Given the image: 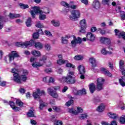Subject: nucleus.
<instances>
[{
    "instance_id": "obj_9",
    "label": "nucleus",
    "mask_w": 125,
    "mask_h": 125,
    "mask_svg": "<svg viewBox=\"0 0 125 125\" xmlns=\"http://www.w3.org/2000/svg\"><path fill=\"white\" fill-rule=\"evenodd\" d=\"M9 61L11 62L12 60H14L15 58L20 57L18 53L16 51H12L11 53L8 54Z\"/></svg>"
},
{
    "instance_id": "obj_32",
    "label": "nucleus",
    "mask_w": 125,
    "mask_h": 125,
    "mask_svg": "<svg viewBox=\"0 0 125 125\" xmlns=\"http://www.w3.org/2000/svg\"><path fill=\"white\" fill-rule=\"evenodd\" d=\"M16 104L17 105V106H19V107H23L24 105V103L22 102V101H21L20 99H17L16 101Z\"/></svg>"
},
{
    "instance_id": "obj_62",
    "label": "nucleus",
    "mask_w": 125,
    "mask_h": 125,
    "mask_svg": "<svg viewBox=\"0 0 125 125\" xmlns=\"http://www.w3.org/2000/svg\"><path fill=\"white\" fill-rule=\"evenodd\" d=\"M30 123L31 125H37V122H36V120L31 119L30 120Z\"/></svg>"
},
{
    "instance_id": "obj_36",
    "label": "nucleus",
    "mask_w": 125,
    "mask_h": 125,
    "mask_svg": "<svg viewBox=\"0 0 125 125\" xmlns=\"http://www.w3.org/2000/svg\"><path fill=\"white\" fill-rule=\"evenodd\" d=\"M74 59L77 61L83 60V56L81 55H76L74 57Z\"/></svg>"
},
{
    "instance_id": "obj_17",
    "label": "nucleus",
    "mask_w": 125,
    "mask_h": 125,
    "mask_svg": "<svg viewBox=\"0 0 125 125\" xmlns=\"http://www.w3.org/2000/svg\"><path fill=\"white\" fill-rule=\"evenodd\" d=\"M30 45L29 41H26L25 42H17L16 43V45L18 47H23V46H25V47H28Z\"/></svg>"
},
{
    "instance_id": "obj_49",
    "label": "nucleus",
    "mask_w": 125,
    "mask_h": 125,
    "mask_svg": "<svg viewBox=\"0 0 125 125\" xmlns=\"http://www.w3.org/2000/svg\"><path fill=\"white\" fill-rule=\"evenodd\" d=\"M109 1H110V0H103L102 3L104 4V5H109Z\"/></svg>"
},
{
    "instance_id": "obj_19",
    "label": "nucleus",
    "mask_w": 125,
    "mask_h": 125,
    "mask_svg": "<svg viewBox=\"0 0 125 125\" xmlns=\"http://www.w3.org/2000/svg\"><path fill=\"white\" fill-rule=\"evenodd\" d=\"M86 39L90 42H93L95 39L94 35L92 34L91 32H88L86 35Z\"/></svg>"
},
{
    "instance_id": "obj_2",
    "label": "nucleus",
    "mask_w": 125,
    "mask_h": 125,
    "mask_svg": "<svg viewBox=\"0 0 125 125\" xmlns=\"http://www.w3.org/2000/svg\"><path fill=\"white\" fill-rule=\"evenodd\" d=\"M62 83H66L67 84H74L76 83V78H75V72L74 71H68L67 77H63L62 78Z\"/></svg>"
},
{
    "instance_id": "obj_63",
    "label": "nucleus",
    "mask_w": 125,
    "mask_h": 125,
    "mask_svg": "<svg viewBox=\"0 0 125 125\" xmlns=\"http://www.w3.org/2000/svg\"><path fill=\"white\" fill-rule=\"evenodd\" d=\"M109 125H118L117 124V121L113 120L111 121V124H109Z\"/></svg>"
},
{
    "instance_id": "obj_48",
    "label": "nucleus",
    "mask_w": 125,
    "mask_h": 125,
    "mask_svg": "<svg viewBox=\"0 0 125 125\" xmlns=\"http://www.w3.org/2000/svg\"><path fill=\"white\" fill-rule=\"evenodd\" d=\"M35 26L37 28H40V29L42 28H43V25H42V23H41V21H39L36 25Z\"/></svg>"
},
{
    "instance_id": "obj_11",
    "label": "nucleus",
    "mask_w": 125,
    "mask_h": 125,
    "mask_svg": "<svg viewBox=\"0 0 125 125\" xmlns=\"http://www.w3.org/2000/svg\"><path fill=\"white\" fill-rule=\"evenodd\" d=\"M83 108L82 107L78 106L77 107V111L75 110L74 108H68V112L70 114H72L73 115H78L79 113H83Z\"/></svg>"
},
{
    "instance_id": "obj_37",
    "label": "nucleus",
    "mask_w": 125,
    "mask_h": 125,
    "mask_svg": "<svg viewBox=\"0 0 125 125\" xmlns=\"http://www.w3.org/2000/svg\"><path fill=\"white\" fill-rule=\"evenodd\" d=\"M19 5L21 9H26V8H29V5L23 3H20Z\"/></svg>"
},
{
    "instance_id": "obj_26",
    "label": "nucleus",
    "mask_w": 125,
    "mask_h": 125,
    "mask_svg": "<svg viewBox=\"0 0 125 125\" xmlns=\"http://www.w3.org/2000/svg\"><path fill=\"white\" fill-rule=\"evenodd\" d=\"M10 19H15V18H19L21 17V15L19 14H12L10 13L9 15Z\"/></svg>"
},
{
    "instance_id": "obj_7",
    "label": "nucleus",
    "mask_w": 125,
    "mask_h": 125,
    "mask_svg": "<svg viewBox=\"0 0 125 125\" xmlns=\"http://www.w3.org/2000/svg\"><path fill=\"white\" fill-rule=\"evenodd\" d=\"M45 92L44 90H42L41 91V89L40 88H38L37 89V92H33V96L34 99H40L41 98V96L42 95H45Z\"/></svg>"
},
{
    "instance_id": "obj_18",
    "label": "nucleus",
    "mask_w": 125,
    "mask_h": 125,
    "mask_svg": "<svg viewBox=\"0 0 125 125\" xmlns=\"http://www.w3.org/2000/svg\"><path fill=\"white\" fill-rule=\"evenodd\" d=\"M100 42L102 43H104V44H110L111 43L110 39L106 37H101Z\"/></svg>"
},
{
    "instance_id": "obj_24",
    "label": "nucleus",
    "mask_w": 125,
    "mask_h": 125,
    "mask_svg": "<svg viewBox=\"0 0 125 125\" xmlns=\"http://www.w3.org/2000/svg\"><path fill=\"white\" fill-rule=\"evenodd\" d=\"M31 54L35 56V57H41L42 56V53L40 51H37L36 50H33L31 51Z\"/></svg>"
},
{
    "instance_id": "obj_39",
    "label": "nucleus",
    "mask_w": 125,
    "mask_h": 125,
    "mask_svg": "<svg viewBox=\"0 0 125 125\" xmlns=\"http://www.w3.org/2000/svg\"><path fill=\"white\" fill-rule=\"evenodd\" d=\"M61 4L62 6H64V7H70V4L66 1H62L61 2Z\"/></svg>"
},
{
    "instance_id": "obj_15",
    "label": "nucleus",
    "mask_w": 125,
    "mask_h": 125,
    "mask_svg": "<svg viewBox=\"0 0 125 125\" xmlns=\"http://www.w3.org/2000/svg\"><path fill=\"white\" fill-rule=\"evenodd\" d=\"M47 90L49 95H50V96H52L53 98H58V94L56 91L52 89V88H48L47 89Z\"/></svg>"
},
{
    "instance_id": "obj_52",
    "label": "nucleus",
    "mask_w": 125,
    "mask_h": 125,
    "mask_svg": "<svg viewBox=\"0 0 125 125\" xmlns=\"http://www.w3.org/2000/svg\"><path fill=\"white\" fill-rule=\"evenodd\" d=\"M66 66L68 68H72L73 69L75 68V65L71 63H67L66 64Z\"/></svg>"
},
{
    "instance_id": "obj_10",
    "label": "nucleus",
    "mask_w": 125,
    "mask_h": 125,
    "mask_svg": "<svg viewBox=\"0 0 125 125\" xmlns=\"http://www.w3.org/2000/svg\"><path fill=\"white\" fill-rule=\"evenodd\" d=\"M81 30L79 31L80 33H85V29H86V21L85 19H83L80 21Z\"/></svg>"
},
{
    "instance_id": "obj_59",
    "label": "nucleus",
    "mask_w": 125,
    "mask_h": 125,
    "mask_svg": "<svg viewBox=\"0 0 125 125\" xmlns=\"http://www.w3.org/2000/svg\"><path fill=\"white\" fill-rule=\"evenodd\" d=\"M45 48L46 50H50L51 47L49 44H46L45 45Z\"/></svg>"
},
{
    "instance_id": "obj_40",
    "label": "nucleus",
    "mask_w": 125,
    "mask_h": 125,
    "mask_svg": "<svg viewBox=\"0 0 125 125\" xmlns=\"http://www.w3.org/2000/svg\"><path fill=\"white\" fill-rule=\"evenodd\" d=\"M39 32H35L33 34V38L34 40H38L39 39Z\"/></svg>"
},
{
    "instance_id": "obj_28",
    "label": "nucleus",
    "mask_w": 125,
    "mask_h": 125,
    "mask_svg": "<svg viewBox=\"0 0 125 125\" xmlns=\"http://www.w3.org/2000/svg\"><path fill=\"white\" fill-rule=\"evenodd\" d=\"M27 116L29 118H34L35 117V110H29L27 113Z\"/></svg>"
},
{
    "instance_id": "obj_47",
    "label": "nucleus",
    "mask_w": 125,
    "mask_h": 125,
    "mask_svg": "<svg viewBox=\"0 0 125 125\" xmlns=\"http://www.w3.org/2000/svg\"><path fill=\"white\" fill-rule=\"evenodd\" d=\"M21 81L25 82L26 81H27V76L21 75Z\"/></svg>"
},
{
    "instance_id": "obj_45",
    "label": "nucleus",
    "mask_w": 125,
    "mask_h": 125,
    "mask_svg": "<svg viewBox=\"0 0 125 125\" xmlns=\"http://www.w3.org/2000/svg\"><path fill=\"white\" fill-rule=\"evenodd\" d=\"M63 125V123L61 121H55L54 122V125Z\"/></svg>"
},
{
    "instance_id": "obj_13",
    "label": "nucleus",
    "mask_w": 125,
    "mask_h": 125,
    "mask_svg": "<svg viewBox=\"0 0 125 125\" xmlns=\"http://www.w3.org/2000/svg\"><path fill=\"white\" fill-rule=\"evenodd\" d=\"M13 81L15 83H18L19 84H21L22 82L21 81V76L19 73L13 74Z\"/></svg>"
},
{
    "instance_id": "obj_5",
    "label": "nucleus",
    "mask_w": 125,
    "mask_h": 125,
    "mask_svg": "<svg viewBox=\"0 0 125 125\" xmlns=\"http://www.w3.org/2000/svg\"><path fill=\"white\" fill-rule=\"evenodd\" d=\"M72 16L69 17V18L71 20L75 21L78 18H80L81 17V12H80L79 10H74L71 12Z\"/></svg>"
},
{
    "instance_id": "obj_38",
    "label": "nucleus",
    "mask_w": 125,
    "mask_h": 125,
    "mask_svg": "<svg viewBox=\"0 0 125 125\" xmlns=\"http://www.w3.org/2000/svg\"><path fill=\"white\" fill-rule=\"evenodd\" d=\"M52 109L54 110V111H55V112H56V113H59L61 112V108L57 107V106H53Z\"/></svg>"
},
{
    "instance_id": "obj_54",
    "label": "nucleus",
    "mask_w": 125,
    "mask_h": 125,
    "mask_svg": "<svg viewBox=\"0 0 125 125\" xmlns=\"http://www.w3.org/2000/svg\"><path fill=\"white\" fill-rule=\"evenodd\" d=\"M61 39H62V43H64V44L68 43V40L65 39L63 37H61Z\"/></svg>"
},
{
    "instance_id": "obj_43",
    "label": "nucleus",
    "mask_w": 125,
    "mask_h": 125,
    "mask_svg": "<svg viewBox=\"0 0 125 125\" xmlns=\"http://www.w3.org/2000/svg\"><path fill=\"white\" fill-rule=\"evenodd\" d=\"M93 101L94 103H95V104H96V103H98L100 102L101 100H100V97H95L94 99H93Z\"/></svg>"
},
{
    "instance_id": "obj_29",
    "label": "nucleus",
    "mask_w": 125,
    "mask_h": 125,
    "mask_svg": "<svg viewBox=\"0 0 125 125\" xmlns=\"http://www.w3.org/2000/svg\"><path fill=\"white\" fill-rule=\"evenodd\" d=\"M51 23L54 27H59L60 26V22L59 21H56L55 20H53L51 21Z\"/></svg>"
},
{
    "instance_id": "obj_60",
    "label": "nucleus",
    "mask_w": 125,
    "mask_h": 125,
    "mask_svg": "<svg viewBox=\"0 0 125 125\" xmlns=\"http://www.w3.org/2000/svg\"><path fill=\"white\" fill-rule=\"evenodd\" d=\"M119 68H120V71H121L122 73H123V72H124V71H125L124 65H120L119 66Z\"/></svg>"
},
{
    "instance_id": "obj_33",
    "label": "nucleus",
    "mask_w": 125,
    "mask_h": 125,
    "mask_svg": "<svg viewBox=\"0 0 125 125\" xmlns=\"http://www.w3.org/2000/svg\"><path fill=\"white\" fill-rule=\"evenodd\" d=\"M39 102L40 103V106H39V109L40 110H42L43 109L44 107L46 106V105H45V103H42V100H40Z\"/></svg>"
},
{
    "instance_id": "obj_30",
    "label": "nucleus",
    "mask_w": 125,
    "mask_h": 125,
    "mask_svg": "<svg viewBox=\"0 0 125 125\" xmlns=\"http://www.w3.org/2000/svg\"><path fill=\"white\" fill-rule=\"evenodd\" d=\"M68 62V60H64L63 59H59L57 60V63L59 64V65H62V64H65Z\"/></svg>"
},
{
    "instance_id": "obj_51",
    "label": "nucleus",
    "mask_w": 125,
    "mask_h": 125,
    "mask_svg": "<svg viewBox=\"0 0 125 125\" xmlns=\"http://www.w3.org/2000/svg\"><path fill=\"white\" fill-rule=\"evenodd\" d=\"M0 86L4 87L6 85V82L1 81L0 78Z\"/></svg>"
},
{
    "instance_id": "obj_35",
    "label": "nucleus",
    "mask_w": 125,
    "mask_h": 125,
    "mask_svg": "<svg viewBox=\"0 0 125 125\" xmlns=\"http://www.w3.org/2000/svg\"><path fill=\"white\" fill-rule=\"evenodd\" d=\"M3 19L4 17L0 16V30H1L3 28Z\"/></svg>"
},
{
    "instance_id": "obj_12",
    "label": "nucleus",
    "mask_w": 125,
    "mask_h": 125,
    "mask_svg": "<svg viewBox=\"0 0 125 125\" xmlns=\"http://www.w3.org/2000/svg\"><path fill=\"white\" fill-rule=\"evenodd\" d=\"M73 40L71 41V44L72 46L73 47H75L76 45H77V43H82V42L83 40H82V38L81 37H78V39H77V37L76 36H73Z\"/></svg>"
},
{
    "instance_id": "obj_1",
    "label": "nucleus",
    "mask_w": 125,
    "mask_h": 125,
    "mask_svg": "<svg viewBox=\"0 0 125 125\" xmlns=\"http://www.w3.org/2000/svg\"><path fill=\"white\" fill-rule=\"evenodd\" d=\"M33 9L34 10H32L30 12L33 19L36 18V15L38 14V13L40 14L39 16L40 20H45V19H46V15L42 14L43 12H42V10H41V8H40V7L35 6L33 7Z\"/></svg>"
},
{
    "instance_id": "obj_31",
    "label": "nucleus",
    "mask_w": 125,
    "mask_h": 125,
    "mask_svg": "<svg viewBox=\"0 0 125 125\" xmlns=\"http://www.w3.org/2000/svg\"><path fill=\"white\" fill-rule=\"evenodd\" d=\"M25 24L27 27H31L32 26V18H28L25 21Z\"/></svg>"
},
{
    "instance_id": "obj_6",
    "label": "nucleus",
    "mask_w": 125,
    "mask_h": 125,
    "mask_svg": "<svg viewBox=\"0 0 125 125\" xmlns=\"http://www.w3.org/2000/svg\"><path fill=\"white\" fill-rule=\"evenodd\" d=\"M105 82V79L100 78L97 80V89L98 91L103 89V84Z\"/></svg>"
},
{
    "instance_id": "obj_57",
    "label": "nucleus",
    "mask_w": 125,
    "mask_h": 125,
    "mask_svg": "<svg viewBox=\"0 0 125 125\" xmlns=\"http://www.w3.org/2000/svg\"><path fill=\"white\" fill-rule=\"evenodd\" d=\"M54 82H55V80H54V78L52 77H50L49 81H48V83H54Z\"/></svg>"
},
{
    "instance_id": "obj_23",
    "label": "nucleus",
    "mask_w": 125,
    "mask_h": 125,
    "mask_svg": "<svg viewBox=\"0 0 125 125\" xmlns=\"http://www.w3.org/2000/svg\"><path fill=\"white\" fill-rule=\"evenodd\" d=\"M107 115L110 118V119H112V120H117L119 118V115L116 113H113L112 112L107 113Z\"/></svg>"
},
{
    "instance_id": "obj_50",
    "label": "nucleus",
    "mask_w": 125,
    "mask_h": 125,
    "mask_svg": "<svg viewBox=\"0 0 125 125\" xmlns=\"http://www.w3.org/2000/svg\"><path fill=\"white\" fill-rule=\"evenodd\" d=\"M9 105H10V107L13 109V107L15 106V103L12 101H10L9 102Z\"/></svg>"
},
{
    "instance_id": "obj_3",
    "label": "nucleus",
    "mask_w": 125,
    "mask_h": 125,
    "mask_svg": "<svg viewBox=\"0 0 125 125\" xmlns=\"http://www.w3.org/2000/svg\"><path fill=\"white\" fill-rule=\"evenodd\" d=\"M47 59V57L45 55H43L40 59L39 62H34L32 63V66L33 68H40L42 65H44L46 63V60Z\"/></svg>"
},
{
    "instance_id": "obj_56",
    "label": "nucleus",
    "mask_w": 125,
    "mask_h": 125,
    "mask_svg": "<svg viewBox=\"0 0 125 125\" xmlns=\"http://www.w3.org/2000/svg\"><path fill=\"white\" fill-rule=\"evenodd\" d=\"M98 31H100V33L101 35H105L106 34V31L101 28L98 29Z\"/></svg>"
},
{
    "instance_id": "obj_46",
    "label": "nucleus",
    "mask_w": 125,
    "mask_h": 125,
    "mask_svg": "<svg viewBox=\"0 0 125 125\" xmlns=\"http://www.w3.org/2000/svg\"><path fill=\"white\" fill-rule=\"evenodd\" d=\"M120 123L122 125H125V117H121L120 118Z\"/></svg>"
},
{
    "instance_id": "obj_55",
    "label": "nucleus",
    "mask_w": 125,
    "mask_h": 125,
    "mask_svg": "<svg viewBox=\"0 0 125 125\" xmlns=\"http://www.w3.org/2000/svg\"><path fill=\"white\" fill-rule=\"evenodd\" d=\"M101 52L104 55H107V54H108V51L106 50V49L105 48L102 49Z\"/></svg>"
},
{
    "instance_id": "obj_34",
    "label": "nucleus",
    "mask_w": 125,
    "mask_h": 125,
    "mask_svg": "<svg viewBox=\"0 0 125 125\" xmlns=\"http://www.w3.org/2000/svg\"><path fill=\"white\" fill-rule=\"evenodd\" d=\"M119 83L124 87L125 86V77H122V79L119 80Z\"/></svg>"
},
{
    "instance_id": "obj_64",
    "label": "nucleus",
    "mask_w": 125,
    "mask_h": 125,
    "mask_svg": "<svg viewBox=\"0 0 125 125\" xmlns=\"http://www.w3.org/2000/svg\"><path fill=\"white\" fill-rule=\"evenodd\" d=\"M101 124L102 125H110V124H109L108 122H106V121H102L101 122Z\"/></svg>"
},
{
    "instance_id": "obj_4",
    "label": "nucleus",
    "mask_w": 125,
    "mask_h": 125,
    "mask_svg": "<svg viewBox=\"0 0 125 125\" xmlns=\"http://www.w3.org/2000/svg\"><path fill=\"white\" fill-rule=\"evenodd\" d=\"M29 46H33L34 45L35 48L37 50H41L43 48V44L41 42H36L35 40H31L28 42Z\"/></svg>"
},
{
    "instance_id": "obj_27",
    "label": "nucleus",
    "mask_w": 125,
    "mask_h": 125,
    "mask_svg": "<svg viewBox=\"0 0 125 125\" xmlns=\"http://www.w3.org/2000/svg\"><path fill=\"white\" fill-rule=\"evenodd\" d=\"M85 94H86V91L84 88L77 91L76 93H75V95H83Z\"/></svg>"
},
{
    "instance_id": "obj_8",
    "label": "nucleus",
    "mask_w": 125,
    "mask_h": 125,
    "mask_svg": "<svg viewBox=\"0 0 125 125\" xmlns=\"http://www.w3.org/2000/svg\"><path fill=\"white\" fill-rule=\"evenodd\" d=\"M78 70L79 72V74L81 75L80 79H81V80H84L85 78L84 76V74H85V68H84L83 66L80 65L78 67Z\"/></svg>"
},
{
    "instance_id": "obj_21",
    "label": "nucleus",
    "mask_w": 125,
    "mask_h": 125,
    "mask_svg": "<svg viewBox=\"0 0 125 125\" xmlns=\"http://www.w3.org/2000/svg\"><path fill=\"white\" fill-rule=\"evenodd\" d=\"M89 62L91 64V67H92V68H95L97 66V63L96 62L95 58H90L89 59Z\"/></svg>"
},
{
    "instance_id": "obj_25",
    "label": "nucleus",
    "mask_w": 125,
    "mask_h": 125,
    "mask_svg": "<svg viewBox=\"0 0 125 125\" xmlns=\"http://www.w3.org/2000/svg\"><path fill=\"white\" fill-rule=\"evenodd\" d=\"M97 111L100 113H102L105 110V105L104 104H101L97 108Z\"/></svg>"
},
{
    "instance_id": "obj_53",
    "label": "nucleus",
    "mask_w": 125,
    "mask_h": 125,
    "mask_svg": "<svg viewBox=\"0 0 125 125\" xmlns=\"http://www.w3.org/2000/svg\"><path fill=\"white\" fill-rule=\"evenodd\" d=\"M12 109H13V110H14V111L15 112H18V111H20V110H21V108H20L18 106H14Z\"/></svg>"
},
{
    "instance_id": "obj_14",
    "label": "nucleus",
    "mask_w": 125,
    "mask_h": 125,
    "mask_svg": "<svg viewBox=\"0 0 125 125\" xmlns=\"http://www.w3.org/2000/svg\"><path fill=\"white\" fill-rule=\"evenodd\" d=\"M100 70L101 73L104 74V75L105 76H107L109 78H111L113 77V75L112 74V73L110 72V71H109L108 70L106 69V68L101 67Z\"/></svg>"
},
{
    "instance_id": "obj_44",
    "label": "nucleus",
    "mask_w": 125,
    "mask_h": 125,
    "mask_svg": "<svg viewBox=\"0 0 125 125\" xmlns=\"http://www.w3.org/2000/svg\"><path fill=\"white\" fill-rule=\"evenodd\" d=\"M87 117L88 116L86 113L82 114L81 116L80 117V120H84V119H87Z\"/></svg>"
},
{
    "instance_id": "obj_58",
    "label": "nucleus",
    "mask_w": 125,
    "mask_h": 125,
    "mask_svg": "<svg viewBox=\"0 0 125 125\" xmlns=\"http://www.w3.org/2000/svg\"><path fill=\"white\" fill-rule=\"evenodd\" d=\"M44 33L46 36H49V37H51V36H52L51 32L48 30H45Z\"/></svg>"
},
{
    "instance_id": "obj_42",
    "label": "nucleus",
    "mask_w": 125,
    "mask_h": 125,
    "mask_svg": "<svg viewBox=\"0 0 125 125\" xmlns=\"http://www.w3.org/2000/svg\"><path fill=\"white\" fill-rule=\"evenodd\" d=\"M74 104V101L72 99H70L69 101H68L65 104L66 106H71V105H73Z\"/></svg>"
},
{
    "instance_id": "obj_41",
    "label": "nucleus",
    "mask_w": 125,
    "mask_h": 125,
    "mask_svg": "<svg viewBox=\"0 0 125 125\" xmlns=\"http://www.w3.org/2000/svg\"><path fill=\"white\" fill-rule=\"evenodd\" d=\"M120 17L121 18V20H125V12L120 11Z\"/></svg>"
},
{
    "instance_id": "obj_20",
    "label": "nucleus",
    "mask_w": 125,
    "mask_h": 125,
    "mask_svg": "<svg viewBox=\"0 0 125 125\" xmlns=\"http://www.w3.org/2000/svg\"><path fill=\"white\" fill-rule=\"evenodd\" d=\"M92 6L93 8H95V9H99L100 8V2H99L98 0H94V1L92 4Z\"/></svg>"
},
{
    "instance_id": "obj_22",
    "label": "nucleus",
    "mask_w": 125,
    "mask_h": 125,
    "mask_svg": "<svg viewBox=\"0 0 125 125\" xmlns=\"http://www.w3.org/2000/svg\"><path fill=\"white\" fill-rule=\"evenodd\" d=\"M88 87L90 93H94V91H95V90L96 89L95 84H94L93 83H92L89 84Z\"/></svg>"
},
{
    "instance_id": "obj_16",
    "label": "nucleus",
    "mask_w": 125,
    "mask_h": 125,
    "mask_svg": "<svg viewBox=\"0 0 125 125\" xmlns=\"http://www.w3.org/2000/svg\"><path fill=\"white\" fill-rule=\"evenodd\" d=\"M114 32L115 35L118 36L119 39L122 38L125 41V32L124 31L120 32L119 30L115 29Z\"/></svg>"
},
{
    "instance_id": "obj_61",
    "label": "nucleus",
    "mask_w": 125,
    "mask_h": 125,
    "mask_svg": "<svg viewBox=\"0 0 125 125\" xmlns=\"http://www.w3.org/2000/svg\"><path fill=\"white\" fill-rule=\"evenodd\" d=\"M19 91L20 92H21V93H22V94H24L25 92V89L24 88H21L20 89H19Z\"/></svg>"
}]
</instances>
